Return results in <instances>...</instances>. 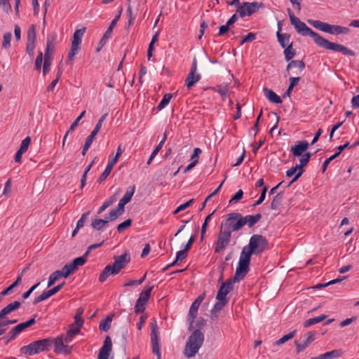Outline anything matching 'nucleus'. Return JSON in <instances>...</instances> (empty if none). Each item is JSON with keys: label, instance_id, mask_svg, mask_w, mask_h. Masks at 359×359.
Wrapping results in <instances>:
<instances>
[{"label": "nucleus", "instance_id": "obj_1", "mask_svg": "<svg viewBox=\"0 0 359 359\" xmlns=\"http://www.w3.org/2000/svg\"><path fill=\"white\" fill-rule=\"evenodd\" d=\"M291 24L294 27L296 32L302 36H310L315 43L319 47L326 50L339 52L345 55L354 56L355 52L344 45L334 43L321 36L318 33L315 32L309 28L304 22H302L290 8H287Z\"/></svg>", "mask_w": 359, "mask_h": 359}, {"label": "nucleus", "instance_id": "obj_2", "mask_svg": "<svg viewBox=\"0 0 359 359\" xmlns=\"http://www.w3.org/2000/svg\"><path fill=\"white\" fill-rule=\"evenodd\" d=\"M52 348V337L34 341L20 348V352L27 355H34L48 351Z\"/></svg>", "mask_w": 359, "mask_h": 359}, {"label": "nucleus", "instance_id": "obj_3", "mask_svg": "<svg viewBox=\"0 0 359 359\" xmlns=\"http://www.w3.org/2000/svg\"><path fill=\"white\" fill-rule=\"evenodd\" d=\"M204 341V334L198 329L194 330L189 336L184 351V354L187 358L194 357L203 345Z\"/></svg>", "mask_w": 359, "mask_h": 359}, {"label": "nucleus", "instance_id": "obj_4", "mask_svg": "<svg viewBox=\"0 0 359 359\" xmlns=\"http://www.w3.org/2000/svg\"><path fill=\"white\" fill-rule=\"evenodd\" d=\"M254 255L245 245L243 247L239 258L238 266L234 274V280H241L244 278L250 270L251 256Z\"/></svg>", "mask_w": 359, "mask_h": 359}, {"label": "nucleus", "instance_id": "obj_5", "mask_svg": "<svg viewBox=\"0 0 359 359\" xmlns=\"http://www.w3.org/2000/svg\"><path fill=\"white\" fill-rule=\"evenodd\" d=\"M308 23L315 27L316 29L329 33L330 34H347L349 32V29L346 27H341L339 25H332L327 22H323L320 20H308Z\"/></svg>", "mask_w": 359, "mask_h": 359}, {"label": "nucleus", "instance_id": "obj_6", "mask_svg": "<svg viewBox=\"0 0 359 359\" xmlns=\"http://www.w3.org/2000/svg\"><path fill=\"white\" fill-rule=\"evenodd\" d=\"M246 246L254 255H260L268 248L269 242L262 235L254 234Z\"/></svg>", "mask_w": 359, "mask_h": 359}, {"label": "nucleus", "instance_id": "obj_7", "mask_svg": "<svg viewBox=\"0 0 359 359\" xmlns=\"http://www.w3.org/2000/svg\"><path fill=\"white\" fill-rule=\"evenodd\" d=\"M226 229L231 231L240 230L243 226L242 215L238 212H231L226 215V219L222 222Z\"/></svg>", "mask_w": 359, "mask_h": 359}, {"label": "nucleus", "instance_id": "obj_8", "mask_svg": "<svg viewBox=\"0 0 359 359\" xmlns=\"http://www.w3.org/2000/svg\"><path fill=\"white\" fill-rule=\"evenodd\" d=\"M224 223L222 222L220 231L215 242V252L218 253L224 250L229 244L231 237V232L229 229H223Z\"/></svg>", "mask_w": 359, "mask_h": 359}, {"label": "nucleus", "instance_id": "obj_9", "mask_svg": "<svg viewBox=\"0 0 359 359\" xmlns=\"http://www.w3.org/2000/svg\"><path fill=\"white\" fill-rule=\"evenodd\" d=\"M151 345L152 352L156 355V359L161 358V345L158 337V327L155 319L151 322Z\"/></svg>", "mask_w": 359, "mask_h": 359}, {"label": "nucleus", "instance_id": "obj_10", "mask_svg": "<svg viewBox=\"0 0 359 359\" xmlns=\"http://www.w3.org/2000/svg\"><path fill=\"white\" fill-rule=\"evenodd\" d=\"M264 5L262 2H243L236 10L241 18L250 16L256 13L259 8H263Z\"/></svg>", "mask_w": 359, "mask_h": 359}, {"label": "nucleus", "instance_id": "obj_11", "mask_svg": "<svg viewBox=\"0 0 359 359\" xmlns=\"http://www.w3.org/2000/svg\"><path fill=\"white\" fill-rule=\"evenodd\" d=\"M86 27L76 29L73 35L70 50L68 53V59L72 61L75 55L79 53L81 47L80 45L82 41V37L86 32Z\"/></svg>", "mask_w": 359, "mask_h": 359}, {"label": "nucleus", "instance_id": "obj_12", "mask_svg": "<svg viewBox=\"0 0 359 359\" xmlns=\"http://www.w3.org/2000/svg\"><path fill=\"white\" fill-rule=\"evenodd\" d=\"M153 288L154 285L147 286L145 290L142 291L140 294L139 298L135 305V312L137 314L141 313L144 311Z\"/></svg>", "mask_w": 359, "mask_h": 359}, {"label": "nucleus", "instance_id": "obj_13", "mask_svg": "<svg viewBox=\"0 0 359 359\" xmlns=\"http://www.w3.org/2000/svg\"><path fill=\"white\" fill-rule=\"evenodd\" d=\"M36 29L34 25H32L27 31V39L26 44V52L29 56L32 58L36 47Z\"/></svg>", "mask_w": 359, "mask_h": 359}, {"label": "nucleus", "instance_id": "obj_14", "mask_svg": "<svg viewBox=\"0 0 359 359\" xmlns=\"http://www.w3.org/2000/svg\"><path fill=\"white\" fill-rule=\"evenodd\" d=\"M238 281L239 280H234L233 277L232 279H228L225 283H223L217 292L216 299L218 301L228 302L226 295L233 289V283Z\"/></svg>", "mask_w": 359, "mask_h": 359}, {"label": "nucleus", "instance_id": "obj_15", "mask_svg": "<svg viewBox=\"0 0 359 359\" xmlns=\"http://www.w3.org/2000/svg\"><path fill=\"white\" fill-rule=\"evenodd\" d=\"M316 334V332L310 331L306 334V337L305 339L302 341L295 340L296 353H299L304 351L315 340Z\"/></svg>", "mask_w": 359, "mask_h": 359}, {"label": "nucleus", "instance_id": "obj_16", "mask_svg": "<svg viewBox=\"0 0 359 359\" xmlns=\"http://www.w3.org/2000/svg\"><path fill=\"white\" fill-rule=\"evenodd\" d=\"M65 284V282H63L62 283L57 285V286L54 287L53 288L49 290L43 292L39 296H38L34 299L33 304L36 305L39 302L44 301L48 298L50 297L51 296L55 294L62 289Z\"/></svg>", "mask_w": 359, "mask_h": 359}, {"label": "nucleus", "instance_id": "obj_17", "mask_svg": "<svg viewBox=\"0 0 359 359\" xmlns=\"http://www.w3.org/2000/svg\"><path fill=\"white\" fill-rule=\"evenodd\" d=\"M114 259V262L111 265L119 273L121 270L125 268L126 265L130 262V256L128 252H126L121 255L115 256Z\"/></svg>", "mask_w": 359, "mask_h": 359}, {"label": "nucleus", "instance_id": "obj_18", "mask_svg": "<svg viewBox=\"0 0 359 359\" xmlns=\"http://www.w3.org/2000/svg\"><path fill=\"white\" fill-rule=\"evenodd\" d=\"M349 147V142H346L343 145H340L337 147V151L335 152L333 155H332L330 157H329L328 158H327L323 164V167H322V172L323 173H324L329 165V163L333 161L334 159H335L336 158H338V156L341 154V153L342 152V151H344L345 149H348Z\"/></svg>", "mask_w": 359, "mask_h": 359}, {"label": "nucleus", "instance_id": "obj_19", "mask_svg": "<svg viewBox=\"0 0 359 359\" xmlns=\"http://www.w3.org/2000/svg\"><path fill=\"white\" fill-rule=\"evenodd\" d=\"M308 147L309 143L306 141H299L291 147V151L294 156H300Z\"/></svg>", "mask_w": 359, "mask_h": 359}, {"label": "nucleus", "instance_id": "obj_20", "mask_svg": "<svg viewBox=\"0 0 359 359\" xmlns=\"http://www.w3.org/2000/svg\"><path fill=\"white\" fill-rule=\"evenodd\" d=\"M118 272L111 264L107 265L99 276V281L104 282L110 276L116 275Z\"/></svg>", "mask_w": 359, "mask_h": 359}, {"label": "nucleus", "instance_id": "obj_21", "mask_svg": "<svg viewBox=\"0 0 359 359\" xmlns=\"http://www.w3.org/2000/svg\"><path fill=\"white\" fill-rule=\"evenodd\" d=\"M262 218V215L258 213L255 215H246L242 216L243 226L247 224L249 227H252L256 223H257Z\"/></svg>", "mask_w": 359, "mask_h": 359}, {"label": "nucleus", "instance_id": "obj_22", "mask_svg": "<svg viewBox=\"0 0 359 359\" xmlns=\"http://www.w3.org/2000/svg\"><path fill=\"white\" fill-rule=\"evenodd\" d=\"M0 9L4 13V15L0 14V21L4 22V17L8 15L12 11L9 0H0Z\"/></svg>", "mask_w": 359, "mask_h": 359}, {"label": "nucleus", "instance_id": "obj_23", "mask_svg": "<svg viewBox=\"0 0 359 359\" xmlns=\"http://www.w3.org/2000/svg\"><path fill=\"white\" fill-rule=\"evenodd\" d=\"M199 306H200L193 302L189 309V314L187 316V321L189 323V330H191L193 326V323L194 322V319L196 318Z\"/></svg>", "mask_w": 359, "mask_h": 359}, {"label": "nucleus", "instance_id": "obj_24", "mask_svg": "<svg viewBox=\"0 0 359 359\" xmlns=\"http://www.w3.org/2000/svg\"><path fill=\"white\" fill-rule=\"evenodd\" d=\"M201 78V76L199 74L189 72L185 80L187 88H191L198 81H200Z\"/></svg>", "mask_w": 359, "mask_h": 359}, {"label": "nucleus", "instance_id": "obj_25", "mask_svg": "<svg viewBox=\"0 0 359 359\" xmlns=\"http://www.w3.org/2000/svg\"><path fill=\"white\" fill-rule=\"evenodd\" d=\"M54 346V352L56 353H62V349L65 348L63 336L60 335L56 338H52V346Z\"/></svg>", "mask_w": 359, "mask_h": 359}, {"label": "nucleus", "instance_id": "obj_26", "mask_svg": "<svg viewBox=\"0 0 359 359\" xmlns=\"http://www.w3.org/2000/svg\"><path fill=\"white\" fill-rule=\"evenodd\" d=\"M116 164V159H111L109 161L103 171V172L100 175L97 180L98 183H101L102 182L104 181L109 175L110 174L114 165Z\"/></svg>", "mask_w": 359, "mask_h": 359}, {"label": "nucleus", "instance_id": "obj_27", "mask_svg": "<svg viewBox=\"0 0 359 359\" xmlns=\"http://www.w3.org/2000/svg\"><path fill=\"white\" fill-rule=\"evenodd\" d=\"M18 322L17 319L8 320L6 316L0 313V330H3L2 334L7 330L8 326Z\"/></svg>", "mask_w": 359, "mask_h": 359}, {"label": "nucleus", "instance_id": "obj_28", "mask_svg": "<svg viewBox=\"0 0 359 359\" xmlns=\"http://www.w3.org/2000/svg\"><path fill=\"white\" fill-rule=\"evenodd\" d=\"M264 95L266 98L273 103L280 104L282 103L281 98L276 95L272 90L267 88H264Z\"/></svg>", "mask_w": 359, "mask_h": 359}, {"label": "nucleus", "instance_id": "obj_29", "mask_svg": "<svg viewBox=\"0 0 359 359\" xmlns=\"http://www.w3.org/2000/svg\"><path fill=\"white\" fill-rule=\"evenodd\" d=\"M114 27L115 22H111L109 27L107 28L106 32L104 33V36L100 41L99 47L97 49V51H100L102 46L105 45Z\"/></svg>", "mask_w": 359, "mask_h": 359}, {"label": "nucleus", "instance_id": "obj_30", "mask_svg": "<svg viewBox=\"0 0 359 359\" xmlns=\"http://www.w3.org/2000/svg\"><path fill=\"white\" fill-rule=\"evenodd\" d=\"M21 303L18 301H15L8 304L6 307H4L1 311L0 313L7 316L11 312L17 310L20 308Z\"/></svg>", "mask_w": 359, "mask_h": 359}, {"label": "nucleus", "instance_id": "obj_31", "mask_svg": "<svg viewBox=\"0 0 359 359\" xmlns=\"http://www.w3.org/2000/svg\"><path fill=\"white\" fill-rule=\"evenodd\" d=\"M278 41L282 48L287 47L290 43V35L289 34H281L279 31L276 33Z\"/></svg>", "mask_w": 359, "mask_h": 359}, {"label": "nucleus", "instance_id": "obj_32", "mask_svg": "<svg viewBox=\"0 0 359 359\" xmlns=\"http://www.w3.org/2000/svg\"><path fill=\"white\" fill-rule=\"evenodd\" d=\"M226 304L227 302L224 301H218L216 302L210 311L211 318H213L217 317L220 311L226 306Z\"/></svg>", "mask_w": 359, "mask_h": 359}, {"label": "nucleus", "instance_id": "obj_33", "mask_svg": "<svg viewBox=\"0 0 359 359\" xmlns=\"http://www.w3.org/2000/svg\"><path fill=\"white\" fill-rule=\"evenodd\" d=\"M35 323H36V320H35V316H34V318H32L25 322L21 323L17 325L16 326H15V328L18 330V332H19V334H20L26 328L34 325Z\"/></svg>", "mask_w": 359, "mask_h": 359}, {"label": "nucleus", "instance_id": "obj_34", "mask_svg": "<svg viewBox=\"0 0 359 359\" xmlns=\"http://www.w3.org/2000/svg\"><path fill=\"white\" fill-rule=\"evenodd\" d=\"M55 39V36H48L46 41V48L44 54V59H51L50 52L53 51L54 46L53 43Z\"/></svg>", "mask_w": 359, "mask_h": 359}, {"label": "nucleus", "instance_id": "obj_35", "mask_svg": "<svg viewBox=\"0 0 359 359\" xmlns=\"http://www.w3.org/2000/svg\"><path fill=\"white\" fill-rule=\"evenodd\" d=\"M289 81H290V85H289L287 89L286 90V91L284 93V94L283 95V97L290 96V93H291L292 90H293L294 87L296 85H297V83L300 81V77H290Z\"/></svg>", "mask_w": 359, "mask_h": 359}, {"label": "nucleus", "instance_id": "obj_36", "mask_svg": "<svg viewBox=\"0 0 359 359\" xmlns=\"http://www.w3.org/2000/svg\"><path fill=\"white\" fill-rule=\"evenodd\" d=\"M283 199V193L280 192L278 193L273 198L271 203V210H277L278 207L281 205Z\"/></svg>", "mask_w": 359, "mask_h": 359}, {"label": "nucleus", "instance_id": "obj_37", "mask_svg": "<svg viewBox=\"0 0 359 359\" xmlns=\"http://www.w3.org/2000/svg\"><path fill=\"white\" fill-rule=\"evenodd\" d=\"M327 318L326 315H321L315 318H309L304 323V327H309L313 325L322 322Z\"/></svg>", "mask_w": 359, "mask_h": 359}, {"label": "nucleus", "instance_id": "obj_38", "mask_svg": "<svg viewBox=\"0 0 359 359\" xmlns=\"http://www.w3.org/2000/svg\"><path fill=\"white\" fill-rule=\"evenodd\" d=\"M112 346L107 344H103L102 347L100 349L97 359H108V357L111 351Z\"/></svg>", "mask_w": 359, "mask_h": 359}, {"label": "nucleus", "instance_id": "obj_39", "mask_svg": "<svg viewBox=\"0 0 359 359\" xmlns=\"http://www.w3.org/2000/svg\"><path fill=\"white\" fill-rule=\"evenodd\" d=\"M29 267V265H28L27 267L24 268L22 269V271L20 272V273L18 275V276L17 277L16 280H14V282L10 286L6 287L5 290L10 289V292H11L12 290L15 287H17L18 285H20V283L22 282V278L24 273L28 270Z\"/></svg>", "mask_w": 359, "mask_h": 359}, {"label": "nucleus", "instance_id": "obj_40", "mask_svg": "<svg viewBox=\"0 0 359 359\" xmlns=\"http://www.w3.org/2000/svg\"><path fill=\"white\" fill-rule=\"evenodd\" d=\"M111 321H112V316H109L104 320H102L99 325L100 330L102 331H104V332H107L111 327Z\"/></svg>", "mask_w": 359, "mask_h": 359}, {"label": "nucleus", "instance_id": "obj_41", "mask_svg": "<svg viewBox=\"0 0 359 359\" xmlns=\"http://www.w3.org/2000/svg\"><path fill=\"white\" fill-rule=\"evenodd\" d=\"M285 59L287 61L291 60L295 55V50L292 48V43L291 42L287 47L284 48Z\"/></svg>", "mask_w": 359, "mask_h": 359}, {"label": "nucleus", "instance_id": "obj_42", "mask_svg": "<svg viewBox=\"0 0 359 359\" xmlns=\"http://www.w3.org/2000/svg\"><path fill=\"white\" fill-rule=\"evenodd\" d=\"M135 185H132L130 187H129L126 191V192L125 193L123 197L120 200L126 203H128L131 199H132V197L135 193Z\"/></svg>", "mask_w": 359, "mask_h": 359}, {"label": "nucleus", "instance_id": "obj_43", "mask_svg": "<svg viewBox=\"0 0 359 359\" xmlns=\"http://www.w3.org/2000/svg\"><path fill=\"white\" fill-rule=\"evenodd\" d=\"M298 67L300 72H302L305 68V63L303 60H291L287 66L286 70L288 72L291 68Z\"/></svg>", "mask_w": 359, "mask_h": 359}, {"label": "nucleus", "instance_id": "obj_44", "mask_svg": "<svg viewBox=\"0 0 359 359\" xmlns=\"http://www.w3.org/2000/svg\"><path fill=\"white\" fill-rule=\"evenodd\" d=\"M87 262V259H85L84 257H79L74 259L69 264L71 265L72 269L75 271L79 266H83Z\"/></svg>", "mask_w": 359, "mask_h": 359}, {"label": "nucleus", "instance_id": "obj_45", "mask_svg": "<svg viewBox=\"0 0 359 359\" xmlns=\"http://www.w3.org/2000/svg\"><path fill=\"white\" fill-rule=\"evenodd\" d=\"M83 325V322L74 320V322L69 325L68 331L74 332L72 334L76 335L80 332L81 327Z\"/></svg>", "mask_w": 359, "mask_h": 359}, {"label": "nucleus", "instance_id": "obj_46", "mask_svg": "<svg viewBox=\"0 0 359 359\" xmlns=\"http://www.w3.org/2000/svg\"><path fill=\"white\" fill-rule=\"evenodd\" d=\"M215 210H214L211 214L208 215L205 217V219L204 220V222L202 224V226H201V239H200L201 242L203 241V239H204V237H205V232H206V230H207V227H208V223H209L210 220L211 219V217H212V215L215 213Z\"/></svg>", "mask_w": 359, "mask_h": 359}, {"label": "nucleus", "instance_id": "obj_47", "mask_svg": "<svg viewBox=\"0 0 359 359\" xmlns=\"http://www.w3.org/2000/svg\"><path fill=\"white\" fill-rule=\"evenodd\" d=\"M106 224H107V220L102 219H94L91 222V226L97 231L101 230Z\"/></svg>", "mask_w": 359, "mask_h": 359}, {"label": "nucleus", "instance_id": "obj_48", "mask_svg": "<svg viewBox=\"0 0 359 359\" xmlns=\"http://www.w3.org/2000/svg\"><path fill=\"white\" fill-rule=\"evenodd\" d=\"M19 335V332L14 327H13L6 336L4 337V339H6L5 344H8L10 341L14 340Z\"/></svg>", "mask_w": 359, "mask_h": 359}, {"label": "nucleus", "instance_id": "obj_49", "mask_svg": "<svg viewBox=\"0 0 359 359\" xmlns=\"http://www.w3.org/2000/svg\"><path fill=\"white\" fill-rule=\"evenodd\" d=\"M61 277H62V276L60 273V271L57 270L54 271L48 278V287L52 286L55 283V281H57Z\"/></svg>", "mask_w": 359, "mask_h": 359}, {"label": "nucleus", "instance_id": "obj_50", "mask_svg": "<svg viewBox=\"0 0 359 359\" xmlns=\"http://www.w3.org/2000/svg\"><path fill=\"white\" fill-rule=\"evenodd\" d=\"M172 97V95L170 93L165 94L163 97V99L158 104L157 109L158 110L163 109L170 102Z\"/></svg>", "mask_w": 359, "mask_h": 359}, {"label": "nucleus", "instance_id": "obj_51", "mask_svg": "<svg viewBox=\"0 0 359 359\" xmlns=\"http://www.w3.org/2000/svg\"><path fill=\"white\" fill-rule=\"evenodd\" d=\"M296 332H297V330H294L290 332V333L284 335L283 337H281L280 339H279L278 341H276V344L280 345V344H284L287 341L293 338L294 337Z\"/></svg>", "mask_w": 359, "mask_h": 359}, {"label": "nucleus", "instance_id": "obj_52", "mask_svg": "<svg viewBox=\"0 0 359 359\" xmlns=\"http://www.w3.org/2000/svg\"><path fill=\"white\" fill-rule=\"evenodd\" d=\"M11 38H12V34L9 32H6L4 34L3 43H2L3 48H8L11 46Z\"/></svg>", "mask_w": 359, "mask_h": 359}, {"label": "nucleus", "instance_id": "obj_53", "mask_svg": "<svg viewBox=\"0 0 359 359\" xmlns=\"http://www.w3.org/2000/svg\"><path fill=\"white\" fill-rule=\"evenodd\" d=\"M126 13H127V15L128 17V29L130 27V26H131L132 25L134 24V21L135 19V16L133 15V14L132 8H131L130 3L128 5Z\"/></svg>", "mask_w": 359, "mask_h": 359}, {"label": "nucleus", "instance_id": "obj_54", "mask_svg": "<svg viewBox=\"0 0 359 359\" xmlns=\"http://www.w3.org/2000/svg\"><path fill=\"white\" fill-rule=\"evenodd\" d=\"M74 271L72 269L71 265L69 264H65L62 269L60 271V273L64 278H67L69 275L74 273Z\"/></svg>", "mask_w": 359, "mask_h": 359}, {"label": "nucleus", "instance_id": "obj_55", "mask_svg": "<svg viewBox=\"0 0 359 359\" xmlns=\"http://www.w3.org/2000/svg\"><path fill=\"white\" fill-rule=\"evenodd\" d=\"M132 219H128L126 220H125L123 222L119 224L118 226H117V231L119 232V233H121L123 232L125 229H126L127 228L130 227L132 224Z\"/></svg>", "mask_w": 359, "mask_h": 359}, {"label": "nucleus", "instance_id": "obj_56", "mask_svg": "<svg viewBox=\"0 0 359 359\" xmlns=\"http://www.w3.org/2000/svg\"><path fill=\"white\" fill-rule=\"evenodd\" d=\"M325 356L327 359L337 358L341 355L342 351L339 349H334L329 352H326Z\"/></svg>", "mask_w": 359, "mask_h": 359}, {"label": "nucleus", "instance_id": "obj_57", "mask_svg": "<svg viewBox=\"0 0 359 359\" xmlns=\"http://www.w3.org/2000/svg\"><path fill=\"white\" fill-rule=\"evenodd\" d=\"M267 190H268L267 186H264L262 188L260 196H258L259 199L252 205L253 207H256V206L260 205L264 201V199L266 198V194Z\"/></svg>", "mask_w": 359, "mask_h": 359}, {"label": "nucleus", "instance_id": "obj_58", "mask_svg": "<svg viewBox=\"0 0 359 359\" xmlns=\"http://www.w3.org/2000/svg\"><path fill=\"white\" fill-rule=\"evenodd\" d=\"M30 143L31 137L29 136H27L22 141L19 149L23 151L24 152H26L29 148Z\"/></svg>", "mask_w": 359, "mask_h": 359}, {"label": "nucleus", "instance_id": "obj_59", "mask_svg": "<svg viewBox=\"0 0 359 359\" xmlns=\"http://www.w3.org/2000/svg\"><path fill=\"white\" fill-rule=\"evenodd\" d=\"M86 114V111H83L81 114L74 120V121L72 123L70 128L67 130L68 133H72L74 130L75 128L78 126L80 120Z\"/></svg>", "mask_w": 359, "mask_h": 359}, {"label": "nucleus", "instance_id": "obj_60", "mask_svg": "<svg viewBox=\"0 0 359 359\" xmlns=\"http://www.w3.org/2000/svg\"><path fill=\"white\" fill-rule=\"evenodd\" d=\"M114 201L113 198H109V200L104 202L102 205L98 209L97 214H102L108 207H109Z\"/></svg>", "mask_w": 359, "mask_h": 359}, {"label": "nucleus", "instance_id": "obj_61", "mask_svg": "<svg viewBox=\"0 0 359 359\" xmlns=\"http://www.w3.org/2000/svg\"><path fill=\"white\" fill-rule=\"evenodd\" d=\"M255 39H256V34L250 32L243 38L240 44L243 45L245 43L251 42V41H254Z\"/></svg>", "mask_w": 359, "mask_h": 359}, {"label": "nucleus", "instance_id": "obj_62", "mask_svg": "<svg viewBox=\"0 0 359 359\" xmlns=\"http://www.w3.org/2000/svg\"><path fill=\"white\" fill-rule=\"evenodd\" d=\"M43 62V53L41 51L38 52V55L35 60V69L39 71L41 68V65Z\"/></svg>", "mask_w": 359, "mask_h": 359}, {"label": "nucleus", "instance_id": "obj_63", "mask_svg": "<svg viewBox=\"0 0 359 359\" xmlns=\"http://www.w3.org/2000/svg\"><path fill=\"white\" fill-rule=\"evenodd\" d=\"M90 211H87L81 215V217L78 220L76 223L77 229H81V227L83 226L84 222L87 219L88 215H90Z\"/></svg>", "mask_w": 359, "mask_h": 359}, {"label": "nucleus", "instance_id": "obj_64", "mask_svg": "<svg viewBox=\"0 0 359 359\" xmlns=\"http://www.w3.org/2000/svg\"><path fill=\"white\" fill-rule=\"evenodd\" d=\"M312 154L310 152L305 153L302 155V158L299 160V163L302 165H304L306 166L307 163H309Z\"/></svg>", "mask_w": 359, "mask_h": 359}]
</instances>
